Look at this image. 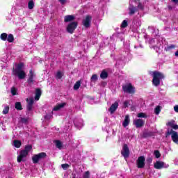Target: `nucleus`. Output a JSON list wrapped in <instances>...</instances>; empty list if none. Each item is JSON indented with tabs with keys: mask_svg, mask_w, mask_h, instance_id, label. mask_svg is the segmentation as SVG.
Returning a JSON list of instances; mask_svg holds the SVG:
<instances>
[{
	"mask_svg": "<svg viewBox=\"0 0 178 178\" xmlns=\"http://www.w3.org/2000/svg\"><path fill=\"white\" fill-rule=\"evenodd\" d=\"M34 72H33V70H31L29 72V78L28 79V83L31 85L34 83Z\"/></svg>",
	"mask_w": 178,
	"mask_h": 178,
	"instance_id": "15",
	"label": "nucleus"
},
{
	"mask_svg": "<svg viewBox=\"0 0 178 178\" xmlns=\"http://www.w3.org/2000/svg\"><path fill=\"white\" fill-rule=\"evenodd\" d=\"M119 106V102H115L114 104H113L111 107L108 109V111L111 113V115L113 113H115V112L116 111V109H118Z\"/></svg>",
	"mask_w": 178,
	"mask_h": 178,
	"instance_id": "13",
	"label": "nucleus"
},
{
	"mask_svg": "<svg viewBox=\"0 0 178 178\" xmlns=\"http://www.w3.org/2000/svg\"><path fill=\"white\" fill-rule=\"evenodd\" d=\"M76 28H77V22H71L67 26V31L70 34H73V32L74 31V30H76Z\"/></svg>",
	"mask_w": 178,
	"mask_h": 178,
	"instance_id": "7",
	"label": "nucleus"
},
{
	"mask_svg": "<svg viewBox=\"0 0 178 178\" xmlns=\"http://www.w3.org/2000/svg\"><path fill=\"white\" fill-rule=\"evenodd\" d=\"M63 74H62L61 72H58L56 74V79H62V76Z\"/></svg>",
	"mask_w": 178,
	"mask_h": 178,
	"instance_id": "38",
	"label": "nucleus"
},
{
	"mask_svg": "<svg viewBox=\"0 0 178 178\" xmlns=\"http://www.w3.org/2000/svg\"><path fill=\"white\" fill-rule=\"evenodd\" d=\"M66 106V103H60L57 104L54 108L53 111H60V109H62V108H64Z\"/></svg>",
	"mask_w": 178,
	"mask_h": 178,
	"instance_id": "19",
	"label": "nucleus"
},
{
	"mask_svg": "<svg viewBox=\"0 0 178 178\" xmlns=\"http://www.w3.org/2000/svg\"><path fill=\"white\" fill-rule=\"evenodd\" d=\"M175 56L178 57V51L175 52Z\"/></svg>",
	"mask_w": 178,
	"mask_h": 178,
	"instance_id": "48",
	"label": "nucleus"
},
{
	"mask_svg": "<svg viewBox=\"0 0 178 178\" xmlns=\"http://www.w3.org/2000/svg\"><path fill=\"white\" fill-rule=\"evenodd\" d=\"M122 90L124 92H127L128 94H134V87H133L131 83L124 85Z\"/></svg>",
	"mask_w": 178,
	"mask_h": 178,
	"instance_id": "6",
	"label": "nucleus"
},
{
	"mask_svg": "<svg viewBox=\"0 0 178 178\" xmlns=\"http://www.w3.org/2000/svg\"><path fill=\"white\" fill-rule=\"evenodd\" d=\"M155 115H159L161 113V106H157L154 109Z\"/></svg>",
	"mask_w": 178,
	"mask_h": 178,
	"instance_id": "36",
	"label": "nucleus"
},
{
	"mask_svg": "<svg viewBox=\"0 0 178 178\" xmlns=\"http://www.w3.org/2000/svg\"><path fill=\"white\" fill-rule=\"evenodd\" d=\"M74 124L77 129H81L83 126V120H79L74 121Z\"/></svg>",
	"mask_w": 178,
	"mask_h": 178,
	"instance_id": "16",
	"label": "nucleus"
},
{
	"mask_svg": "<svg viewBox=\"0 0 178 178\" xmlns=\"http://www.w3.org/2000/svg\"><path fill=\"white\" fill-rule=\"evenodd\" d=\"M21 122H23V118H21Z\"/></svg>",
	"mask_w": 178,
	"mask_h": 178,
	"instance_id": "51",
	"label": "nucleus"
},
{
	"mask_svg": "<svg viewBox=\"0 0 178 178\" xmlns=\"http://www.w3.org/2000/svg\"><path fill=\"white\" fill-rule=\"evenodd\" d=\"M100 77L102 79V80H105V79L108 78V72H106L105 70L102 71L100 74Z\"/></svg>",
	"mask_w": 178,
	"mask_h": 178,
	"instance_id": "24",
	"label": "nucleus"
},
{
	"mask_svg": "<svg viewBox=\"0 0 178 178\" xmlns=\"http://www.w3.org/2000/svg\"><path fill=\"white\" fill-rule=\"evenodd\" d=\"M47 157V154L44 152L39 153L38 154H35L32 157V161L33 163H38L39 161L44 159V158Z\"/></svg>",
	"mask_w": 178,
	"mask_h": 178,
	"instance_id": "4",
	"label": "nucleus"
},
{
	"mask_svg": "<svg viewBox=\"0 0 178 178\" xmlns=\"http://www.w3.org/2000/svg\"><path fill=\"white\" fill-rule=\"evenodd\" d=\"M41 90L40 88H37L35 91V101H39L41 97Z\"/></svg>",
	"mask_w": 178,
	"mask_h": 178,
	"instance_id": "17",
	"label": "nucleus"
},
{
	"mask_svg": "<svg viewBox=\"0 0 178 178\" xmlns=\"http://www.w3.org/2000/svg\"><path fill=\"white\" fill-rule=\"evenodd\" d=\"M154 42H155V40L151 39V40H149V44H154Z\"/></svg>",
	"mask_w": 178,
	"mask_h": 178,
	"instance_id": "46",
	"label": "nucleus"
},
{
	"mask_svg": "<svg viewBox=\"0 0 178 178\" xmlns=\"http://www.w3.org/2000/svg\"><path fill=\"white\" fill-rule=\"evenodd\" d=\"M9 113V106H6L3 110V115H8Z\"/></svg>",
	"mask_w": 178,
	"mask_h": 178,
	"instance_id": "37",
	"label": "nucleus"
},
{
	"mask_svg": "<svg viewBox=\"0 0 178 178\" xmlns=\"http://www.w3.org/2000/svg\"><path fill=\"white\" fill-rule=\"evenodd\" d=\"M23 161V150L19 152V155L17 156V162L20 163Z\"/></svg>",
	"mask_w": 178,
	"mask_h": 178,
	"instance_id": "30",
	"label": "nucleus"
},
{
	"mask_svg": "<svg viewBox=\"0 0 178 178\" xmlns=\"http://www.w3.org/2000/svg\"><path fill=\"white\" fill-rule=\"evenodd\" d=\"M121 27H122V29H125V27H127V20H124L121 24Z\"/></svg>",
	"mask_w": 178,
	"mask_h": 178,
	"instance_id": "41",
	"label": "nucleus"
},
{
	"mask_svg": "<svg viewBox=\"0 0 178 178\" xmlns=\"http://www.w3.org/2000/svg\"><path fill=\"white\" fill-rule=\"evenodd\" d=\"M13 145L15 147V148H20V147H22V141L19 140H15L13 141Z\"/></svg>",
	"mask_w": 178,
	"mask_h": 178,
	"instance_id": "22",
	"label": "nucleus"
},
{
	"mask_svg": "<svg viewBox=\"0 0 178 178\" xmlns=\"http://www.w3.org/2000/svg\"><path fill=\"white\" fill-rule=\"evenodd\" d=\"M27 106L26 111L28 113H31V111H33V105L34 104V98L29 97L26 99Z\"/></svg>",
	"mask_w": 178,
	"mask_h": 178,
	"instance_id": "5",
	"label": "nucleus"
},
{
	"mask_svg": "<svg viewBox=\"0 0 178 178\" xmlns=\"http://www.w3.org/2000/svg\"><path fill=\"white\" fill-rule=\"evenodd\" d=\"M15 109H17V111H22V109H23V107L22 106V103L17 102L15 103Z\"/></svg>",
	"mask_w": 178,
	"mask_h": 178,
	"instance_id": "27",
	"label": "nucleus"
},
{
	"mask_svg": "<svg viewBox=\"0 0 178 178\" xmlns=\"http://www.w3.org/2000/svg\"><path fill=\"white\" fill-rule=\"evenodd\" d=\"M129 15H134L137 12V8L133 6H130L129 8Z\"/></svg>",
	"mask_w": 178,
	"mask_h": 178,
	"instance_id": "23",
	"label": "nucleus"
},
{
	"mask_svg": "<svg viewBox=\"0 0 178 178\" xmlns=\"http://www.w3.org/2000/svg\"><path fill=\"white\" fill-rule=\"evenodd\" d=\"M153 76L152 83L156 86L158 87L161 84V80L163 79L164 76L163 74L159 72H153L151 73Z\"/></svg>",
	"mask_w": 178,
	"mask_h": 178,
	"instance_id": "2",
	"label": "nucleus"
},
{
	"mask_svg": "<svg viewBox=\"0 0 178 178\" xmlns=\"http://www.w3.org/2000/svg\"><path fill=\"white\" fill-rule=\"evenodd\" d=\"M169 136H171V138L175 143V144H177L178 145V134L177 132L175 131L173 129H168L166 134L165 137H169Z\"/></svg>",
	"mask_w": 178,
	"mask_h": 178,
	"instance_id": "3",
	"label": "nucleus"
},
{
	"mask_svg": "<svg viewBox=\"0 0 178 178\" xmlns=\"http://www.w3.org/2000/svg\"><path fill=\"white\" fill-rule=\"evenodd\" d=\"M154 156L156 158H160L161 157V153H159V151L155 150L154 151Z\"/></svg>",
	"mask_w": 178,
	"mask_h": 178,
	"instance_id": "42",
	"label": "nucleus"
},
{
	"mask_svg": "<svg viewBox=\"0 0 178 178\" xmlns=\"http://www.w3.org/2000/svg\"><path fill=\"white\" fill-rule=\"evenodd\" d=\"M174 111H175V112L178 113V105H176L174 106Z\"/></svg>",
	"mask_w": 178,
	"mask_h": 178,
	"instance_id": "45",
	"label": "nucleus"
},
{
	"mask_svg": "<svg viewBox=\"0 0 178 178\" xmlns=\"http://www.w3.org/2000/svg\"><path fill=\"white\" fill-rule=\"evenodd\" d=\"M61 168H63V169H67L69 168V165L68 164H62L61 165Z\"/></svg>",
	"mask_w": 178,
	"mask_h": 178,
	"instance_id": "43",
	"label": "nucleus"
},
{
	"mask_svg": "<svg viewBox=\"0 0 178 178\" xmlns=\"http://www.w3.org/2000/svg\"><path fill=\"white\" fill-rule=\"evenodd\" d=\"M130 106V100H127L124 102V108Z\"/></svg>",
	"mask_w": 178,
	"mask_h": 178,
	"instance_id": "40",
	"label": "nucleus"
},
{
	"mask_svg": "<svg viewBox=\"0 0 178 178\" xmlns=\"http://www.w3.org/2000/svg\"><path fill=\"white\" fill-rule=\"evenodd\" d=\"M56 148H58L59 149H61V148H62V142H60V140H56Z\"/></svg>",
	"mask_w": 178,
	"mask_h": 178,
	"instance_id": "35",
	"label": "nucleus"
},
{
	"mask_svg": "<svg viewBox=\"0 0 178 178\" xmlns=\"http://www.w3.org/2000/svg\"><path fill=\"white\" fill-rule=\"evenodd\" d=\"M154 168L155 169H162L163 168L168 169V168H169V164H166L163 161H156L154 163Z\"/></svg>",
	"mask_w": 178,
	"mask_h": 178,
	"instance_id": "8",
	"label": "nucleus"
},
{
	"mask_svg": "<svg viewBox=\"0 0 178 178\" xmlns=\"http://www.w3.org/2000/svg\"><path fill=\"white\" fill-rule=\"evenodd\" d=\"M145 158L143 156L138 157L137 160V165L139 169H141L145 166Z\"/></svg>",
	"mask_w": 178,
	"mask_h": 178,
	"instance_id": "10",
	"label": "nucleus"
},
{
	"mask_svg": "<svg viewBox=\"0 0 178 178\" xmlns=\"http://www.w3.org/2000/svg\"><path fill=\"white\" fill-rule=\"evenodd\" d=\"M23 77H26V73L23 72Z\"/></svg>",
	"mask_w": 178,
	"mask_h": 178,
	"instance_id": "50",
	"label": "nucleus"
},
{
	"mask_svg": "<svg viewBox=\"0 0 178 178\" xmlns=\"http://www.w3.org/2000/svg\"><path fill=\"white\" fill-rule=\"evenodd\" d=\"M91 16L90 15H87L83 20V25L84 27L86 29H88L90 26H91Z\"/></svg>",
	"mask_w": 178,
	"mask_h": 178,
	"instance_id": "11",
	"label": "nucleus"
},
{
	"mask_svg": "<svg viewBox=\"0 0 178 178\" xmlns=\"http://www.w3.org/2000/svg\"><path fill=\"white\" fill-rule=\"evenodd\" d=\"M80 86H81V82L80 81H76L74 85V90H79V88H80Z\"/></svg>",
	"mask_w": 178,
	"mask_h": 178,
	"instance_id": "32",
	"label": "nucleus"
},
{
	"mask_svg": "<svg viewBox=\"0 0 178 178\" xmlns=\"http://www.w3.org/2000/svg\"><path fill=\"white\" fill-rule=\"evenodd\" d=\"M168 126H170V127H172V129H174L175 130L178 129V125L175 124V121H171L168 122Z\"/></svg>",
	"mask_w": 178,
	"mask_h": 178,
	"instance_id": "21",
	"label": "nucleus"
},
{
	"mask_svg": "<svg viewBox=\"0 0 178 178\" xmlns=\"http://www.w3.org/2000/svg\"><path fill=\"white\" fill-rule=\"evenodd\" d=\"M141 6V4H139L138 6V8H140V6Z\"/></svg>",
	"mask_w": 178,
	"mask_h": 178,
	"instance_id": "52",
	"label": "nucleus"
},
{
	"mask_svg": "<svg viewBox=\"0 0 178 178\" xmlns=\"http://www.w3.org/2000/svg\"><path fill=\"white\" fill-rule=\"evenodd\" d=\"M174 48H176V45L175 44H170L165 47V51H170L171 49H174Z\"/></svg>",
	"mask_w": 178,
	"mask_h": 178,
	"instance_id": "31",
	"label": "nucleus"
},
{
	"mask_svg": "<svg viewBox=\"0 0 178 178\" xmlns=\"http://www.w3.org/2000/svg\"><path fill=\"white\" fill-rule=\"evenodd\" d=\"M23 122H24V123H26V122H27V120H26V119H23Z\"/></svg>",
	"mask_w": 178,
	"mask_h": 178,
	"instance_id": "49",
	"label": "nucleus"
},
{
	"mask_svg": "<svg viewBox=\"0 0 178 178\" xmlns=\"http://www.w3.org/2000/svg\"><path fill=\"white\" fill-rule=\"evenodd\" d=\"M33 149V147L31 145H28L25 146L24 149L23 150V157L26 156V155H29V152Z\"/></svg>",
	"mask_w": 178,
	"mask_h": 178,
	"instance_id": "14",
	"label": "nucleus"
},
{
	"mask_svg": "<svg viewBox=\"0 0 178 178\" xmlns=\"http://www.w3.org/2000/svg\"><path fill=\"white\" fill-rule=\"evenodd\" d=\"M133 123L137 129H140V127H143V126H144L145 121H144L143 119L139 118L134 120Z\"/></svg>",
	"mask_w": 178,
	"mask_h": 178,
	"instance_id": "12",
	"label": "nucleus"
},
{
	"mask_svg": "<svg viewBox=\"0 0 178 178\" xmlns=\"http://www.w3.org/2000/svg\"><path fill=\"white\" fill-rule=\"evenodd\" d=\"M140 47L141 48H143V46L140 45Z\"/></svg>",
	"mask_w": 178,
	"mask_h": 178,
	"instance_id": "54",
	"label": "nucleus"
},
{
	"mask_svg": "<svg viewBox=\"0 0 178 178\" xmlns=\"http://www.w3.org/2000/svg\"><path fill=\"white\" fill-rule=\"evenodd\" d=\"M74 20V16L73 15H67L64 17V21L65 23H67L69 22H73Z\"/></svg>",
	"mask_w": 178,
	"mask_h": 178,
	"instance_id": "20",
	"label": "nucleus"
},
{
	"mask_svg": "<svg viewBox=\"0 0 178 178\" xmlns=\"http://www.w3.org/2000/svg\"><path fill=\"white\" fill-rule=\"evenodd\" d=\"M0 38L1 40H2V41H6V40L8 39V33H1L0 35Z\"/></svg>",
	"mask_w": 178,
	"mask_h": 178,
	"instance_id": "28",
	"label": "nucleus"
},
{
	"mask_svg": "<svg viewBox=\"0 0 178 178\" xmlns=\"http://www.w3.org/2000/svg\"><path fill=\"white\" fill-rule=\"evenodd\" d=\"M7 41L9 42H13V41H15V37L13 34H9L8 36H7Z\"/></svg>",
	"mask_w": 178,
	"mask_h": 178,
	"instance_id": "29",
	"label": "nucleus"
},
{
	"mask_svg": "<svg viewBox=\"0 0 178 178\" xmlns=\"http://www.w3.org/2000/svg\"><path fill=\"white\" fill-rule=\"evenodd\" d=\"M34 1L33 0H30L28 3V8L31 10V9H34Z\"/></svg>",
	"mask_w": 178,
	"mask_h": 178,
	"instance_id": "26",
	"label": "nucleus"
},
{
	"mask_svg": "<svg viewBox=\"0 0 178 178\" xmlns=\"http://www.w3.org/2000/svg\"><path fill=\"white\" fill-rule=\"evenodd\" d=\"M58 2H60V3H61V5H65V3H66L67 2V0H58Z\"/></svg>",
	"mask_w": 178,
	"mask_h": 178,
	"instance_id": "44",
	"label": "nucleus"
},
{
	"mask_svg": "<svg viewBox=\"0 0 178 178\" xmlns=\"http://www.w3.org/2000/svg\"><path fill=\"white\" fill-rule=\"evenodd\" d=\"M137 118L147 119L148 115L145 113H139L137 114Z\"/></svg>",
	"mask_w": 178,
	"mask_h": 178,
	"instance_id": "25",
	"label": "nucleus"
},
{
	"mask_svg": "<svg viewBox=\"0 0 178 178\" xmlns=\"http://www.w3.org/2000/svg\"><path fill=\"white\" fill-rule=\"evenodd\" d=\"M121 154L125 159L126 158H129V156H130V149H129V147H127V145H124Z\"/></svg>",
	"mask_w": 178,
	"mask_h": 178,
	"instance_id": "9",
	"label": "nucleus"
},
{
	"mask_svg": "<svg viewBox=\"0 0 178 178\" xmlns=\"http://www.w3.org/2000/svg\"><path fill=\"white\" fill-rule=\"evenodd\" d=\"M149 161H150V162H152V159H149Z\"/></svg>",
	"mask_w": 178,
	"mask_h": 178,
	"instance_id": "53",
	"label": "nucleus"
},
{
	"mask_svg": "<svg viewBox=\"0 0 178 178\" xmlns=\"http://www.w3.org/2000/svg\"><path fill=\"white\" fill-rule=\"evenodd\" d=\"M91 81H97L98 80V77L97 76V74H93L92 77L90 78Z\"/></svg>",
	"mask_w": 178,
	"mask_h": 178,
	"instance_id": "39",
	"label": "nucleus"
},
{
	"mask_svg": "<svg viewBox=\"0 0 178 178\" xmlns=\"http://www.w3.org/2000/svg\"><path fill=\"white\" fill-rule=\"evenodd\" d=\"M135 48H137V46H135Z\"/></svg>",
	"mask_w": 178,
	"mask_h": 178,
	"instance_id": "55",
	"label": "nucleus"
},
{
	"mask_svg": "<svg viewBox=\"0 0 178 178\" xmlns=\"http://www.w3.org/2000/svg\"><path fill=\"white\" fill-rule=\"evenodd\" d=\"M52 115H54V113L49 112L48 114H46V115H44V119L46 120H49V119H51L52 118Z\"/></svg>",
	"mask_w": 178,
	"mask_h": 178,
	"instance_id": "34",
	"label": "nucleus"
},
{
	"mask_svg": "<svg viewBox=\"0 0 178 178\" xmlns=\"http://www.w3.org/2000/svg\"><path fill=\"white\" fill-rule=\"evenodd\" d=\"M129 123H130V116H129V115H127L124 118L123 122H122V126L124 127H127V126H129Z\"/></svg>",
	"mask_w": 178,
	"mask_h": 178,
	"instance_id": "18",
	"label": "nucleus"
},
{
	"mask_svg": "<svg viewBox=\"0 0 178 178\" xmlns=\"http://www.w3.org/2000/svg\"><path fill=\"white\" fill-rule=\"evenodd\" d=\"M172 2H174L175 3H177V2H178V0H172Z\"/></svg>",
	"mask_w": 178,
	"mask_h": 178,
	"instance_id": "47",
	"label": "nucleus"
},
{
	"mask_svg": "<svg viewBox=\"0 0 178 178\" xmlns=\"http://www.w3.org/2000/svg\"><path fill=\"white\" fill-rule=\"evenodd\" d=\"M11 94L13 96L17 95V89L15 86L11 88Z\"/></svg>",
	"mask_w": 178,
	"mask_h": 178,
	"instance_id": "33",
	"label": "nucleus"
},
{
	"mask_svg": "<svg viewBox=\"0 0 178 178\" xmlns=\"http://www.w3.org/2000/svg\"><path fill=\"white\" fill-rule=\"evenodd\" d=\"M13 74L23 80V63L15 65V67L13 68Z\"/></svg>",
	"mask_w": 178,
	"mask_h": 178,
	"instance_id": "1",
	"label": "nucleus"
}]
</instances>
